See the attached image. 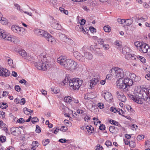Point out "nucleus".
I'll list each match as a JSON object with an SVG mask.
<instances>
[{"instance_id": "9", "label": "nucleus", "mask_w": 150, "mask_h": 150, "mask_svg": "<svg viewBox=\"0 0 150 150\" xmlns=\"http://www.w3.org/2000/svg\"><path fill=\"white\" fill-rule=\"evenodd\" d=\"M11 29L13 31L19 35H22L24 31V29L22 28H20L15 25H12L11 27Z\"/></svg>"}, {"instance_id": "33", "label": "nucleus", "mask_w": 150, "mask_h": 150, "mask_svg": "<svg viewBox=\"0 0 150 150\" xmlns=\"http://www.w3.org/2000/svg\"><path fill=\"white\" fill-rule=\"evenodd\" d=\"M137 59L139 60L142 62L144 63L146 62L145 59L142 56H138L137 57Z\"/></svg>"}, {"instance_id": "1", "label": "nucleus", "mask_w": 150, "mask_h": 150, "mask_svg": "<svg viewBox=\"0 0 150 150\" xmlns=\"http://www.w3.org/2000/svg\"><path fill=\"white\" fill-rule=\"evenodd\" d=\"M40 57L41 61L35 63V66L38 69L45 71L53 64V59L45 53L40 54Z\"/></svg>"}, {"instance_id": "49", "label": "nucleus", "mask_w": 150, "mask_h": 150, "mask_svg": "<svg viewBox=\"0 0 150 150\" xmlns=\"http://www.w3.org/2000/svg\"><path fill=\"white\" fill-rule=\"evenodd\" d=\"M15 89L16 91L17 92H19L21 91V88L20 86L18 85H16L15 87Z\"/></svg>"}, {"instance_id": "55", "label": "nucleus", "mask_w": 150, "mask_h": 150, "mask_svg": "<svg viewBox=\"0 0 150 150\" xmlns=\"http://www.w3.org/2000/svg\"><path fill=\"white\" fill-rule=\"evenodd\" d=\"M105 128V125H104L103 124L100 125L99 127V129L101 130H104Z\"/></svg>"}, {"instance_id": "10", "label": "nucleus", "mask_w": 150, "mask_h": 150, "mask_svg": "<svg viewBox=\"0 0 150 150\" xmlns=\"http://www.w3.org/2000/svg\"><path fill=\"white\" fill-rule=\"evenodd\" d=\"M114 75L117 78L122 79L125 76L124 72L122 69L115 68V72Z\"/></svg>"}, {"instance_id": "48", "label": "nucleus", "mask_w": 150, "mask_h": 150, "mask_svg": "<svg viewBox=\"0 0 150 150\" xmlns=\"http://www.w3.org/2000/svg\"><path fill=\"white\" fill-rule=\"evenodd\" d=\"M6 139V137L4 136H2L0 137V141L1 142H4Z\"/></svg>"}, {"instance_id": "59", "label": "nucleus", "mask_w": 150, "mask_h": 150, "mask_svg": "<svg viewBox=\"0 0 150 150\" xmlns=\"http://www.w3.org/2000/svg\"><path fill=\"white\" fill-rule=\"evenodd\" d=\"M25 103V99L24 98H22L20 102L21 105H24Z\"/></svg>"}, {"instance_id": "63", "label": "nucleus", "mask_w": 150, "mask_h": 150, "mask_svg": "<svg viewBox=\"0 0 150 150\" xmlns=\"http://www.w3.org/2000/svg\"><path fill=\"white\" fill-rule=\"evenodd\" d=\"M0 114L1 115L2 118L4 119L5 117V112L2 111L0 112Z\"/></svg>"}, {"instance_id": "47", "label": "nucleus", "mask_w": 150, "mask_h": 150, "mask_svg": "<svg viewBox=\"0 0 150 150\" xmlns=\"http://www.w3.org/2000/svg\"><path fill=\"white\" fill-rule=\"evenodd\" d=\"M36 132L37 133H40L41 132L40 128L38 125L36 126Z\"/></svg>"}, {"instance_id": "2", "label": "nucleus", "mask_w": 150, "mask_h": 150, "mask_svg": "<svg viewBox=\"0 0 150 150\" xmlns=\"http://www.w3.org/2000/svg\"><path fill=\"white\" fill-rule=\"evenodd\" d=\"M83 81L78 79H70L69 81V85L71 89L74 90H78L82 83Z\"/></svg>"}, {"instance_id": "42", "label": "nucleus", "mask_w": 150, "mask_h": 150, "mask_svg": "<svg viewBox=\"0 0 150 150\" xmlns=\"http://www.w3.org/2000/svg\"><path fill=\"white\" fill-rule=\"evenodd\" d=\"M129 144L130 146L132 148L136 146L135 142L132 141H131L129 142Z\"/></svg>"}, {"instance_id": "26", "label": "nucleus", "mask_w": 150, "mask_h": 150, "mask_svg": "<svg viewBox=\"0 0 150 150\" xmlns=\"http://www.w3.org/2000/svg\"><path fill=\"white\" fill-rule=\"evenodd\" d=\"M23 110L25 114L28 115H29L33 112V110H31L30 109H28L26 107L23 108Z\"/></svg>"}, {"instance_id": "24", "label": "nucleus", "mask_w": 150, "mask_h": 150, "mask_svg": "<svg viewBox=\"0 0 150 150\" xmlns=\"http://www.w3.org/2000/svg\"><path fill=\"white\" fill-rule=\"evenodd\" d=\"M19 130L18 127H13L10 128V131L11 134L16 135V133L18 132Z\"/></svg>"}, {"instance_id": "39", "label": "nucleus", "mask_w": 150, "mask_h": 150, "mask_svg": "<svg viewBox=\"0 0 150 150\" xmlns=\"http://www.w3.org/2000/svg\"><path fill=\"white\" fill-rule=\"evenodd\" d=\"M2 105H0V107L2 109H6L8 107L7 104L6 103H2Z\"/></svg>"}, {"instance_id": "34", "label": "nucleus", "mask_w": 150, "mask_h": 150, "mask_svg": "<svg viewBox=\"0 0 150 150\" xmlns=\"http://www.w3.org/2000/svg\"><path fill=\"white\" fill-rule=\"evenodd\" d=\"M19 54L23 57H25L26 55V53L24 50H21L19 51Z\"/></svg>"}, {"instance_id": "13", "label": "nucleus", "mask_w": 150, "mask_h": 150, "mask_svg": "<svg viewBox=\"0 0 150 150\" xmlns=\"http://www.w3.org/2000/svg\"><path fill=\"white\" fill-rule=\"evenodd\" d=\"M10 74V72L6 69H4L2 67H0V76L7 77Z\"/></svg>"}, {"instance_id": "27", "label": "nucleus", "mask_w": 150, "mask_h": 150, "mask_svg": "<svg viewBox=\"0 0 150 150\" xmlns=\"http://www.w3.org/2000/svg\"><path fill=\"white\" fill-rule=\"evenodd\" d=\"M143 92V95H146L147 96L148 95H150V89L145 88L144 90H142V92Z\"/></svg>"}, {"instance_id": "31", "label": "nucleus", "mask_w": 150, "mask_h": 150, "mask_svg": "<svg viewBox=\"0 0 150 150\" xmlns=\"http://www.w3.org/2000/svg\"><path fill=\"white\" fill-rule=\"evenodd\" d=\"M64 101L67 103H70L71 102L72 100L71 97L69 96H68L64 98Z\"/></svg>"}, {"instance_id": "54", "label": "nucleus", "mask_w": 150, "mask_h": 150, "mask_svg": "<svg viewBox=\"0 0 150 150\" xmlns=\"http://www.w3.org/2000/svg\"><path fill=\"white\" fill-rule=\"evenodd\" d=\"M98 106L100 109H103L104 108V104L102 103H98Z\"/></svg>"}, {"instance_id": "21", "label": "nucleus", "mask_w": 150, "mask_h": 150, "mask_svg": "<svg viewBox=\"0 0 150 150\" xmlns=\"http://www.w3.org/2000/svg\"><path fill=\"white\" fill-rule=\"evenodd\" d=\"M60 25L58 23L55 22L54 19L53 20L52 23L51 24V26L54 28L58 29H59L60 27Z\"/></svg>"}, {"instance_id": "58", "label": "nucleus", "mask_w": 150, "mask_h": 150, "mask_svg": "<svg viewBox=\"0 0 150 150\" xmlns=\"http://www.w3.org/2000/svg\"><path fill=\"white\" fill-rule=\"evenodd\" d=\"M110 72L111 74H112V76L114 75V74H115V69H112L110 71Z\"/></svg>"}, {"instance_id": "51", "label": "nucleus", "mask_w": 150, "mask_h": 150, "mask_svg": "<svg viewBox=\"0 0 150 150\" xmlns=\"http://www.w3.org/2000/svg\"><path fill=\"white\" fill-rule=\"evenodd\" d=\"M103 47L105 50H108L109 48V46L108 44H106L103 45Z\"/></svg>"}, {"instance_id": "35", "label": "nucleus", "mask_w": 150, "mask_h": 150, "mask_svg": "<svg viewBox=\"0 0 150 150\" xmlns=\"http://www.w3.org/2000/svg\"><path fill=\"white\" fill-rule=\"evenodd\" d=\"M51 91L54 93H57L59 92V89L57 88H56L52 87L51 88Z\"/></svg>"}, {"instance_id": "64", "label": "nucleus", "mask_w": 150, "mask_h": 150, "mask_svg": "<svg viewBox=\"0 0 150 150\" xmlns=\"http://www.w3.org/2000/svg\"><path fill=\"white\" fill-rule=\"evenodd\" d=\"M90 50L91 51L94 50L96 49H97L96 46L94 45H91L90 47Z\"/></svg>"}, {"instance_id": "38", "label": "nucleus", "mask_w": 150, "mask_h": 150, "mask_svg": "<svg viewBox=\"0 0 150 150\" xmlns=\"http://www.w3.org/2000/svg\"><path fill=\"white\" fill-rule=\"evenodd\" d=\"M149 70H148V71H147V73H149L146 74L145 76V78L148 80H150V68H149Z\"/></svg>"}, {"instance_id": "61", "label": "nucleus", "mask_w": 150, "mask_h": 150, "mask_svg": "<svg viewBox=\"0 0 150 150\" xmlns=\"http://www.w3.org/2000/svg\"><path fill=\"white\" fill-rule=\"evenodd\" d=\"M86 22V21L84 19H82L81 20V22H80V25H82V26H83V25L85 24V23Z\"/></svg>"}, {"instance_id": "52", "label": "nucleus", "mask_w": 150, "mask_h": 150, "mask_svg": "<svg viewBox=\"0 0 150 150\" xmlns=\"http://www.w3.org/2000/svg\"><path fill=\"white\" fill-rule=\"evenodd\" d=\"M86 129H87L88 132L89 133H92V131L91 130V127H90L89 126H87L86 128Z\"/></svg>"}, {"instance_id": "44", "label": "nucleus", "mask_w": 150, "mask_h": 150, "mask_svg": "<svg viewBox=\"0 0 150 150\" xmlns=\"http://www.w3.org/2000/svg\"><path fill=\"white\" fill-rule=\"evenodd\" d=\"M6 35H7L5 38H2V39L7 40L8 41H13L12 40L13 38L11 37H9V35H8L7 33H6Z\"/></svg>"}, {"instance_id": "16", "label": "nucleus", "mask_w": 150, "mask_h": 150, "mask_svg": "<svg viewBox=\"0 0 150 150\" xmlns=\"http://www.w3.org/2000/svg\"><path fill=\"white\" fill-rule=\"evenodd\" d=\"M62 36L63 38L62 40L64 42L69 45H72L74 43L73 41L70 38H68L65 36L64 35L62 34Z\"/></svg>"}, {"instance_id": "32", "label": "nucleus", "mask_w": 150, "mask_h": 150, "mask_svg": "<svg viewBox=\"0 0 150 150\" xmlns=\"http://www.w3.org/2000/svg\"><path fill=\"white\" fill-rule=\"evenodd\" d=\"M142 44L143 43L140 42L139 41H137L134 42V45L137 47L138 48L139 50Z\"/></svg>"}, {"instance_id": "43", "label": "nucleus", "mask_w": 150, "mask_h": 150, "mask_svg": "<svg viewBox=\"0 0 150 150\" xmlns=\"http://www.w3.org/2000/svg\"><path fill=\"white\" fill-rule=\"evenodd\" d=\"M103 149V147L100 144H98L97 146L95 147V149L96 150H102Z\"/></svg>"}, {"instance_id": "3", "label": "nucleus", "mask_w": 150, "mask_h": 150, "mask_svg": "<svg viewBox=\"0 0 150 150\" xmlns=\"http://www.w3.org/2000/svg\"><path fill=\"white\" fill-rule=\"evenodd\" d=\"M67 62L64 68L65 69L72 71L76 69L77 64L76 62L73 60L68 59Z\"/></svg>"}, {"instance_id": "20", "label": "nucleus", "mask_w": 150, "mask_h": 150, "mask_svg": "<svg viewBox=\"0 0 150 150\" xmlns=\"http://www.w3.org/2000/svg\"><path fill=\"white\" fill-rule=\"evenodd\" d=\"M45 38L49 42L52 44H54L55 43L56 40L50 34L49 36L47 35L46 38Z\"/></svg>"}, {"instance_id": "11", "label": "nucleus", "mask_w": 150, "mask_h": 150, "mask_svg": "<svg viewBox=\"0 0 150 150\" xmlns=\"http://www.w3.org/2000/svg\"><path fill=\"white\" fill-rule=\"evenodd\" d=\"M73 54L77 60L82 62H85V58L78 52L77 51L74 52Z\"/></svg>"}, {"instance_id": "37", "label": "nucleus", "mask_w": 150, "mask_h": 150, "mask_svg": "<svg viewBox=\"0 0 150 150\" xmlns=\"http://www.w3.org/2000/svg\"><path fill=\"white\" fill-rule=\"evenodd\" d=\"M110 27L108 26H104L103 27V29L104 31L106 32H109L111 30Z\"/></svg>"}, {"instance_id": "12", "label": "nucleus", "mask_w": 150, "mask_h": 150, "mask_svg": "<svg viewBox=\"0 0 150 150\" xmlns=\"http://www.w3.org/2000/svg\"><path fill=\"white\" fill-rule=\"evenodd\" d=\"M67 59L65 57L62 56H61L58 58L57 59V62L64 68L66 65V64H67Z\"/></svg>"}, {"instance_id": "8", "label": "nucleus", "mask_w": 150, "mask_h": 150, "mask_svg": "<svg viewBox=\"0 0 150 150\" xmlns=\"http://www.w3.org/2000/svg\"><path fill=\"white\" fill-rule=\"evenodd\" d=\"M35 33L38 35L45 38H46L47 35L49 36V34L47 31L39 29H36L34 30Z\"/></svg>"}, {"instance_id": "50", "label": "nucleus", "mask_w": 150, "mask_h": 150, "mask_svg": "<svg viewBox=\"0 0 150 150\" xmlns=\"http://www.w3.org/2000/svg\"><path fill=\"white\" fill-rule=\"evenodd\" d=\"M25 121V120L22 118H21L17 120V122L20 123H23Z\"/></svg>"}, {"instance_id": "22", "label": "nucleus", "mask_w": 150, "mask_h": 150, "mask_svg": "<svg viewBox=\"0 0 150 150\" xmlns=\"http://www.w3.org/2000/svg\"><path fill=\"white\" fill-rule=\"evenodd\" d=\"M109 130L110 132L112 133H116L118 131V129L113 126H111L109 127Z\"/></svg>"}, {"instance_id": "4", "label": "nucleus", "mask_w": 150, "mask_h": 150, "mask_svg": "<svg viewBox=\"0 0 150 150\" xmlns=\"http://www.w3.org/2000/svg\"><path fill=\"white\" fill-rule=\"evenodd\" d=\"M117 86L120 89L122 90L124 92H126L128 91L127 86L123 82V79H119L117 81Z\"/></svg>"}, {"instance_id": "29", "label": "nucleus", "mask_w": 150, "mask_h": 150, "mask_svg": "<svg viewBox=\"0 0 150 150\" xmlns=\"http://www.w3.org/2000/svg\"><path fill=\"white\" fill-rule=\"evenodd\" d=\"M123 21L127 25H130L132 23V20L130 19L124 20Z\"/></svg>"}, {"instance_id": "53", "label": "nucleus", "mask_w": 150, "mask_h": 150, "mask_svg": "<svg viewBox=\"0 0 150 150\" xmlns=\"http://www.w3.org/2000/svg\"><path fill=\"white\" fill-rule=\"evenodd\" d=\"M8 64L10 66H12L13 64V61L11 59H10V58H9L8 60Z\"/></svg>"}, {"instance_id": "45", "label": "nucleus", "mask_w": 150, "mask_h": 150, "mask_svg": "<svg viewBox=\"0 0 150 150\" xmlns=\"http://www.w3.org/2000/svg\"><path fill=\"white\" fill-rule=\"evenodd\" d=\"M49 143V140L48 139H46L45 140H43L42 144L44 146H46Z\"/></svg>"}, {"instance_id": "5", "label": "nucleus", "mask_w": 150, "mask_h": 150, "mask_svg": "<svg viewBox=\"0 0 150 150\" xmlns=\"http://www.w3.org/2000/svg\"><path fill=\"white\" fill-rule=\"evenodd\" d=\"M117 86L120 89L122 90L124 92H126L128 91L127 86L123 82V79H119L117 81Z\"/></svg>"}, {"instance_id": "40", "label": "nucleus", "mask_w": 150, "mask_h": 150, "mask_svg": "<svg viewBox=\"0 0 150 150\" xmlns=\"http://www.w3.org/2000/svg\"><path fill=\"white\" fill-rule=\"evenodd\" d=\"M105 40L104 39L100 38L98 40V42L100 45H104V42Z\"/></svg>"}, {"instance_id": "28", "label": "nucleus", "mask_w": 150, "mask_h": 150, "mask_svg": "<svg viewBox=\"0 0 150 150\" xmlns=\"http://www.w3.org/2000/svg\"><path fill=\"white\" fill-rule=\"evenodd\" d=\"M14 7L15 8H16L17 10H19L21 12H23L24 11L22 9L20 8V6L17 4L16 3H14Z\"/></svg>"}, {"instance_id": "15", "label": "nucleus", "mask_w": 150, "mask_h": 150, "mask_svg": "<svg viewBox=\"0 0 150 150\" xmlns=\"http://www.w3.org/2000/svg\"><path fill=\"white\" fill-rule=\"evenodd\" d=\"M149 47L147 44L145 43H143L141 48H139V51L141 52L146 53L149 50Z\"/></svg>"}, {"instance_id": "57", "label": "nucleus", "mask_w": 150, "mask_h": 150, "mask_svg": "<svg viewBox=\"0 0 150 150\" xmlns=\"http://www.w3.org/2000/svg\"><path fill=\"white\" fill-rule=\"evenodd\" d=\"M84 115H85L86 116L85 117H84V120L85 121H86V119L87 120V121H88V120H90V117L88 115H86V114H84Z\"/></svg>"}, {"instance_id": "60", "label": "nucleus", "mask_w": 150, "mask_h": 150, "mask_svg": "<svg viewBox=\"0 0 150 150\" xmlns=\"http://www.w3.org/2000/svg\"><path fill=\"white\" fill-rule=\"evenodd\" d=\"M67 129V127L65 126H62L61 128L60 129V130H62L63 132H65Z\"/></svg>"}, {"instance_id": "6", "label": "nucleus", "mask_w": 150, "mask_h": 150, "mask_svg": "<svg viewBox=\"0 0 150 150\" xmlns=\"http://www.w3.org/2000/svg\"><path fill=\"white\" fill-rule=\"evenodd\" d=\"M137 90H136L135 93H137V94L136 96L129 93L128 94V96L132 100H133L134 101L139 104H142V101L141 99V97L139 96V94L137 92Z\"/></svg>"}, {"instance_id": "62", "label": "nucleus", "mask_w": 150, "mask_h": 150, "mask_svg": "<svg viewBox=\"0 0 150 150\" xmlns=\"http://www.w3.org/2000/svg\"><path fill=\"white\" fill-rule=\"evenodd\" d=\"M145 145L149 148L150 147V139L146 141L145 142Z\"/></svg>"}, {"instance_id": "46", "label": "nucleus", "mask_w": 150, "mask_h": 150, "mask_svg": "<svg viewBox=\"0 0 150 150\" xmlns=\"http://www.w3.org/2000/svg\"><path fill=\"white\" fill-rule=\"evenodd\" d=\"M90 31L92 33H94L96 32V29L93 27L91 26L89 28Z\"/></svg>"}, {"instance_id": "7", "label": "nucleus", "mask_w": 150, "mask_h": 150, "mask_svg": "<svg viewBox=\"0 0 150 150\" xmlns=\"http://www.w3.org/2000/svg\"><path fill=\"white\" fill-rule=\"evenodd\" d=\"M142 90H144L140 88H137V93H139V96L141 98L143 97L144 100L150 104V95H148L146 96V95H143V92H142Z\"/></svg>"}, {"instance_id": "25", "label": "nucleus", "mask_w": 150, "mask_h": 150, "mask_svg": "<svg viewBox=\"0 0 150 150\" xmlns=\"http://www.w3.org/2000/svg\"><path fill=\"white\" fill-rule=\"evenodd\" d=\"M129 74V76H130V77L131 79H132V80L133 81V80H134L136 77V75L134 73H131L130 74L129 72L128 71H126L125 72V75H126V74Z\"/></svg>"}, {"instance_id": "14", "label": "nucleus", "mask_w": 150, "mask_h": 150, "mask_svg": "<svg viewBox=\"0 0 150 150\" xmlns=\"http://www.w3.org/2000/svg\"><path fill=\"white\" fill-rule=\"evenodd\" d=\"M117 98L119 100L122 102H125L126 101V98L123 93L120 91H117L116 92Z\"/></svg>"}, {"instance_id": "30", "label": "nucleus", "mask_w": 150, "mask_h": 150, "mask_svg": "<svg viewBox=\"0 0 150 150\" xmlns=\"http://www.w3.org/2000/svg\"><path fill=\"white\" fill-rule=\"evenodd\" d=\"M75 29L77 31H82L83 30V26L82 25H78L76 26Z\"/></svg>"}, {"instance_id": "19", "label": "nucleus", "mask_w": 150, "mask_h": 150, "mask_svg": "<svg viewBox=\"0 0 150 150\" xmlns=\"http://www.w3.org/2000/svg\"><path fill=\"white\" fill-rule=\"evenodd\" d=\"M93 56L92 54L89 52H86L84 53V56L85 59L88 60H91L93 58Z\"/></svg>"}, {"instance_id": "17", "label": "nucleus", "mask_w": 150, "mask_h": 150, "mask_svg": "<svg viewBox=\"0 0 150 150\" xmlns=\"http://www.w3.org/2000/svg\"><path fill=\"white\" fill-rule=\"evenodd\" d=\"M104 98L107 101L110 102L113 99V97L111 94L109 92H104Z\"/></svg>"}, {"instance_id": "41", "label": "nucleus", "mask_w": 150, "mask_h": 150, "mask_svg": "<svg viewBox=\"0 0 150 150\" xmlns=\"http://www.w3.org/2000/svg\"><path fill=\"white\" fill-rule=\"evenodd\" d=\"M39 120L38 118L36 117H33L31 119V122L33 124H35V123L38 122Z\"/></svg>"}, {"instance_id": "56", "label": "nucleus", "mask_w": 150, "mask_h": 150, "mask_svg": "<svg viewBox=\"0 0 150 150\" xmlns=\"http://www.w3.org/2000/svg\"><path fill=\"white\" fill-rule=\"evenodd\" d=\"M144 138V136L143 135L138 136L137 137V140H141Z\"/></svg>"}, {"instance_id": "36", "label": "nucleus", "mask_w": 150, "mask_h": 150, "mask_svg": "<svg viewBox=\"0 0 150 150\" xmlns=\"http://www.w3.org/2000/svg\"><path fill=\"white\" fill-rule=\"evenodd\" d=\"M89 88H92L94 87L95 84L94 83L93 81V79L90 80L89 82Z\"/></svg>"}, {"instance_id": "18", "label": "nucleus", "mask_w": 150, "mask_h": 150, "mask_svg": "<svg viewBox=\"0 0 150 150\" xmlns=\"http://www.w3.org/2000/svg\"><path fill=\"white\" fill-rule=\"evenodd\" d=\"M123 81L125 84L127 86H130L133 84V81L128 78H125Z\"/></svg>"}, {"instance_id": "23", "label": "nucleus", "mask_w": 150, "mask_h": 150, "mask_svg": "<svg viewBox=\"0 0 150 150\" xmlns=\"http://www.w3.org/2000/svg\"><path fill=\"white\" fill-rule=\"evenodd\" d=\"M7 35L6 32L0 28V39L5 38Z\"/></svg>"}]
</instances>
